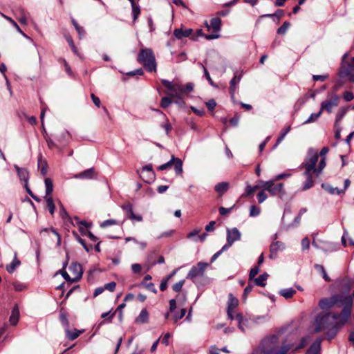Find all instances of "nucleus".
I'll list each match as a JSON object with an SVG mask.
<instances>
[{
	"label": "nucleus",
	"instance_id": "1",
	"mask_svg": "<svg viewBox=\"0 0 354 354\" xmlns=\"http://www.w3.org/2000/svg\"><path fill=\"white\" fill-rule=\"evenodd\" d=\"M350 317L349 306L347 308H343L340 314L330 313L318 314L313 324V331L315 333L324 331L326 338L330 340L346 323Z\"/></svg>",
	"mask_w": 354,
	"mask_h": 354
},
{
	"label": "nucleus",
	"instance_id": "2",
	"mask_svg": "<svg viewBox=\"0 0 354 354\" xmlns=\"http://www.w3.org/2000/svg\"><path fill=\"white\" fill-rule=\"evenodd\" d=\"M318 158L319 154L317 151L313 148H310L306 157L301 164V167L305 169L304 175L313 174L316 176H319L322 174L324 168L326 167V158H322L318 167H316Z\"/></svg>",
	"mask_w": 354,
	"mask_h": 354
},
{
	"label": "nucleus",
	"instance_id": "3",
	"mask_svg": "<svg viewBox=\"0 0 354 354\" xmlns=\"http://www.w3.org/2000/svg\"><path fill=\"white\" fill-rule=\"evenodd\" d=\"M353 299L350 296L344 295H333L329 298H323L319 301V307L322 310H328L333 307L337 306L347 308L349 306L350 313H351Z\"/></svg>",
	"mask_w": 354,
	"mask_h": 354
},
{
	"label": "nucleus",
	"instance_id": "4",
	"mask_svg": "<svg viewBox=\"0 0 354 354\" xmlns=\"http://www.w3.org/2000/svg\"><path fill=\"white\" fill-rule=\"evenodd\" d=\"M286 326L279 328L276 333L264 338L261 343V348L262 353L265 354H270L279 346L280 339L282 341L284 338L282 335L286 331Z\"/></svg>",
	"mask_w": 354,
	"mask_h": 354
},
{
	"label": "nucleus",
	"instance_id": "5",
	"mask_svg": "<svg viewBox=\"0 0 354 354\" xmlns=\"http://www.w3.org/2000/svg\"><path fill=\"white\" fill-rule=\"evenodd\" d=\"M137 61L142 64L147 71H156L157 64L151 48H142L138 55Z\"/></svg>",
	"mask_w": 354,
	"mask_h": 354
},
{
	"label": "nucleus",
	"instance_id": "6",
	"mask_svg": "<svg viewBox=\"0 0 354 354\" xmlns=\"http://www.w3.org/2000/svg\"><path fill=\"white\" fill-rule=\"evenodd\" d=\"M288 177L287 173L277 175L274 179L266 182V190L269 192L272 195L281 196L284 194V184L283 183H277V181Z\"/></svg>",
	"mask_w": 354,
	"mask_h": 354
},
{
	"label": "nucleus",
	"instance_id": "7",
	"mask_svg": "<svg viewBox=\"0 0 354 354\" xmlns=\"http://www.w3.org/2000/svg\"><path fill=\"white\" fill-rule=\"evenodd\" d=\"M162 84L171 92L180 91L185 95L192 92L194 89V84L192 82L187 83L185 85H180L177 84H172L171 82L167 80H161Z\"/></svg>",
	"mask_w": 354,
	"mask_h": 354
},
{
	"label": "nucleus",
	"instance_id": "8",
	"mask_svg": "<svg viewBox=\"0 0 354 354\" xmlns=\"http://www.w3.org/2000/svg\"><path fill=\"white\" fill-rule=\"evenodd\" d=\"M209 266V263L205 262H198L196 266H193L189 272L187 274V279L194 281L198 277H203L206 268Z\"/></svg>",
	"mask_w": 354,
	"mask_h": 354
},
{
	"label": "nucleus",
	"instance_id": "9",
	"mask_svg": "<svg viewBox=\"0 0 354 354\" xmlns=\"http://www.w3.org/2000/svg\"><path fill=\"white\" fill-rule=\"evenodd\" d=\"M171 166H174V169L176 175H181L183 173V161L179 158H176L174 155L171 156V160L158 167L160 171L167 169Z\"/></svg>",
	"mask_w": 354,
	"mask_h": 354
},
{
	"label": "nucleus",
	"instance_id": "10",
	"mask_svg": "<svg viewBox=\"0 0 354 354\" xmlns=\"http://www.w3.org/2000/svg\"><path fill=\"white\" fill-rule=\"evenodd\" d=\"M339 76L341 78H347L348 81L354 82V65L351 63L341 64Z\"/></svg>",
	"mask_w": 354,
	"mask_h": 354
},
{
	"label": "nucleus",
	"instance_id": "11",
	"mask_svg": "<svg viewBox=\"0 0 354 354\" xmlns=\"http://www.w3.org/2000/svg\"><path fill=\"white\" fill-rule=\"evenodd\" d=\"M339 100V97L337 95H335L333 97L323 101L321 104V111H326L328 113H331L333 109L338 106Z\"/></svg>",
	"mask_w": 354,
	"mask_h": 354
},
{
	"label": "nucleus",
	"instance_id": "12",
	"mask_svg": "<svg viewBox=\"0 0 354 354\" xmlns=\"http://www.w3.org/2000/svg\"><path fill=\"white\" fill-rule=\"evenodd\" d=\"M122 209L124 211L127 217L131 221H137L140 222L142 221V216L136 215L133 213V205L130 202H126L121 205Z\"/></svg>",
	"mask_w": 354,
	"mask_h": 354
},
{
	"label": "nucleus",
	"instance_id": "13",
	"mask_svg": "<svg viewBox=\"0 0 354 354\" xmlns=\"http://www.w3.org/2000/svg\"><path fill=\"white\" fill-rule=\"evenodd\" d=\"M69 270L72 273V274L74 275V277H73L72 281H73L74 282H77L82 279L83 274V270L82 265L80 263H78L77 262H73L69 266Z\"/></svg>",
	"mask_w": 354,
	"mask_h": 354
},
{
	"label": "nucleus",
	"instance_id": "14",
	"mask_svg": "<svg viewBox=\"0 0 354 354\" xmlns=\"http://www.w3.org/2000/svg\"><path fill=\"white\" fill-rule=\"evenodd\" d=\"M286 249V244L281 241L273 242L270 246L269 258L274 259L277 256V252Z\"/></svg>",
	"mask_w": 354,
	"mask_h": 354
},
{
	"label": "nucleus",
	"instance_id": "15",
	"mask_svg": "<svg viewBox=\"0 0 354 354\" xmlns=\"http://www.w3.org/2000/svg\"><path fill=\"white\" fill-rule=\"evenodd\" d=\"M142 171L148 173V176H143V181L150 184L154 180L156 175L154 171L153 170L152 165L151 164L143 167Z\"/></svg>",
	"mask_w": 354,
	"mask_h": 354
},
{
	"label": "nucleus",
	"instance_id": "16",
	"mask_svg": "<svg viewBox=\"0 0 354 354\" xmlns=\"http://www.w3.org/2000/svg\"><path fill=\"white\" fill-rule=\"evenodd\" d=\"M174 35L178 39H182L183 37H192L193 30L192 28L183 29V28H176L174 30Z\"/></svg>",
	"mask_w": 354,
	"mask_h": 354
},
{
	"label": "nucleus",
	"instance_id": "17",
	"mask_svg": "<svg viewBox=\"0 0 354 354\" xmlns=\"http://www.w3.org/2000/svg\"><path fill=\"white\" fill-rule=\"evenodd\" d=\"M76 178L93 179L97 178V174L94 168H89L75 176Z\"/></svg>",
	"mask_w": 354,
	"mask_h": 354
},
{
	"label": "nucleus",
	"instance_id": "18",
	"mask_svg": "<svg viewBox=\"0 0 354 354\" xmlns=\"http://www.w3.org/2000/svg\"><path fill=\"white\" fill-rule=\"evenodd\" d=\"M19 178L21 181H24L25 183H27L29 178V172L27 169L19 167L18 165H15L14 166Z\"/></svg>",
	"mask_w": 354,
	"mask_h": 354
},
{
	"label": "nucleus",
	"instance_id": "19",
	"mask_svg": "<svg viewBox=\"0 0 354 354\" xmlns=\"http://www.w3.org/2000/svg\"><path fill=\"white\" fill-rule=\"evenodd\" d=\"M322 338H318L314 342L310 348L307 350L306 354H320L321 352V342Z\"/></svg>",
	"mask_w": 354,
	"mask_h": 354
},
{
	"label": "nucleus",
	"instance_id": "20",
	"mask_svg": "<svg viewBox=\"0 0 354 354\" xmlns=\"http://www.w3.org/2000/svg\"><path fill=\"white\" fill-rule=\"evenodd\" d=\"M38 169L40 170V174L42 176L46 175L48 172V163L45 159H43L42 155L40 154L37 160Z\"/></svg>",
	"mask_w": 354,
	"mask_h": 354
},
{
	"label": "nucleus",
	"instance_id": "21",
	"mask_svg": "<svg viewBox=\"0 0 354 354\" xmlns=\"http://www.w3.org/2000/svg\"><path fill=\"white\" fill-rule=\"evenodd\" d=\"M241 232L236 227H234L231 230H227V239L232 240L233 243L236 241H239L241 239Z\"/></svg>",
	"mask_w": 354,
	"mask_h": 354
},
{
	"label": "nucleus",
	"instance_id": "22",
	"mask_svg": "<svg viewBox=\"0 0 354 354\" xmlns=\"http://www.w3.org/2000/svg\"><path fill=\"white\" fill-rule=\"evenodd\" d=\"M135 322L137 324H147L149 322V313L146 308H143L140 315L136 318Z\"/></svg>",
	"mask_w": 354,
	"mask_h": 354
},
{
	"label": "nucleus",
	"instance_id": "23",
	"mask_svg": "<svg viewBox=\"0 0 354 354\" xmlns=\"http://www.w3.org/2000/svg\"><path fill=\"white\" fill-rule=\"evenodd\" d=\"M242 77L241 74L235 73L234 77L231 80L230 82V93L232 95H234L236 91V85L238 84Z\"/></svg>",
	"mask_w": 354,
	"mask_h": 354
},
{
	"label": "nucleus",
	"instance_id": "24",
	"mask_svg": "<svg viewBox=\"0 0 354 354\" xmlns=\"http://www.w3.org/2000/svg\"><path fill=\"white\" fill-rule=\"evenodd\" d=\"M19 310L18 306H15L11 312V315L10 317L9 321L11 325L15 326L19 322Z\"/></svg>",
	"mask_w": 354,
	"mask_h": 354
},
{
	"label": "nucleus",
	"instance_id": "25",
	"mask_svg": "<svg viewBox=\"0 0 354 354\" xmlns=\"http://www.w3.org/2000/svg\"><path fill=\"white\" fill-rule=\"evenodd\" d=\"M348 109V107L342 106L338 109L335 122V128H337V126L339 125V123L341 122L342 120L346 114Z\"/></svg>",
	"mask_w": 354,
	"mask_h": 354
},
{
	"label": "nucleus",
	"instance_id": "26",
	"mask_svg": "<svg viewBox=\"0 0 354 354\" xmlns=\"http://www.w3.org/2000/svg\"><path fill=\"white\" fill-rule=\"evenodd\" d=\"M229 185L227 182H221L216 185L214 189L218 193L219 196H221L228 190Z\"/></svg>",
	"mask_w": 354,
	"mask_h": 354
},
{
	"label": "nucleus",
	"instance_id": "27",
	"mask_svg": "<svg viewBox=\"0 0 354 354\" xmlns=\"http://www.w3.org/2000/svg\"><path fill=\"white\" fill-rule=\"evenodd\" d=\"M116 314V311H114L113 313H111V310L106 313H104L101 315V317L104 319V320L102 321L97 326V329H99L106 321L108 322H111L113 317H115Z\"/></svg>",
	"mask_w": 354,
	"mask_h": 354
},
{
	"label": "nucleus",
	"instance_id": "28",
	"mask_svg": "<svg viewBox=\"0 0 354 354\" xmlns=\"http://www.w3.org/2000/svg\"><path fill=\"white\" fill-rule=\"evenodd\" d=\"M268 274L264 272L263 274L259 276L257 278H254L253 280L256 286L264 287L266 286L265 281L268 279Z\"/></svg>",
	"mask_w": 354,
	"mask_h": 354
},
{
	"label": "nucleus",
	"instance_id": "29",
	"mask_svg": "<svg viewBox=\"0 0 354 354\" xmlns=\"http://www.w3.org/2000/svg\"><path fill=\"white\" fill-rule=\"evenodd\" d=\"M44 137L49 149H53L56 148L60 153H62V148L57 145L48 135H44Z\"/></svg>",
	"mask_w": 354,
	"mask_h": 354
},
{
	"label": "nucleus",
	"instance_id": "30",
	"mask_svg": "<svg viewBox=\"0 0 354 354\" xmlns=\"http://www.w3.org/2000/svg\"><path fill=\"white\" fill-rule=\"evenodd\" d=\"M322 187L326 189L328 192H329L330 194H337L339 195L342 193L344 192V190H340L337 187H333L328 184H322Z\"/></svg>",
	"mask_w": 354,
	"mask_h": 354
},
{
	"label": "nucleus",
	"instance_id": "31",
	"mask_svg": "<svg viewBox=\"0 0 354 354\" xmlns=\"http://www.w3.org/2000/svg\"><path fill=\"white\" fill-rule=\"evenodd\" d=\"M210 26L215 32L221 30V19L219 17H214L210 21Z\"/></svg>",
	"mask_w": 354,
	"mask_h": 354
},
{
	"label": "nucleus",
	"instance_id": "32",
	"mask_svg": "<svg viewBox=\"0 0 354 354\" xmlns=\"http://www.w3.org/2000/svg\"><path fill=\"white\" fill-rule=\"evenodd\" d=\"M307 343L308 339L306 337H304L297 346H294L293 345L289 344V352L292 351L294 353L296 351L304 348L307 344Z\"/></svg>",
	"mask_w": 354,
	"mask_h": 354
},
{
	"label": "nucleus",
	"instance_id": "33",
	"mask_svg": "<svg viewBox=\"0 0 354 354\" xmlns=\"http://www.w3.org/2000/svg\"><path fill=\"white\" fill-rule=\"evenodd\" d=\"M46 186V197L50 195L53 191V180L50 178H46L44 180Z\"/></svg>",
	"mask_w": 354,
	"mask_h": 354
},
{
	"label": "nucleus",
	"instance_id": "34",
	"mask_svg": "<svg viewBox=\"0 0 354 354\" xmlns=\"http://www.w3.org/2000/svg\"><path fill=\"white\" fill-rule=\"evenodd\" d=\"M259 189V186L252 187L250 185H248L245 187V192L243 195L244 197H252L254 193Z\"/></svg>",
	"mask_w": 354,
	"mask_h": 354
},
{
	"label": "nucleus",
	"instance_id": "35",
	"mask_svg": "<svg viewBox=\"0 0 354 354\" xmlns=\"http://www.w3.org/2000/svg\"><path fill=\"white\" fill-rule=\"evenodd\" d=\"M21 263V261L17 259L16 255L15 256V259H13L12 262L6 266V270L9 273H12L15 270L16 268L19 266Z\"/></svg>",
	"mask_w": 354,
	"mask_h": 354
},
{
	"label": "nucleus",
	"instance_id": "36",
	"mask_svg": "<svg viewBox=\"0 0 354 354\" xmlns=\"http://www.w3.org/2000/svg\"><path fill=\"white\" fill-rule=\"evenodd\" d=\"M46 206L51 215H53L55 210V205L52 197H46Z\"/></svg>",
	"mask_w": 354,
	"mask_h": 354
},
{
	"label": "nucleus",
	"instance_id": "37",
	"mask_svg": "<svg viewBox=\"0 0 354 354\" xmlns=\"http://www.w3.org/2000/svg\"><path fill=\"white\" fill-rule=\"evenodd\" d=\"M229 297L230 299L228 301L227 309L233 310L238 306L239 301L236 298L234 297L232 294H230Z\"/></svg>",
	"mask_w": 354,
	"mask_h": 354
},
{
	"label": "nucleus",
	"instance_id": "38",
	"mask_svg": "<svg viewBox=\"0 0 354 354\" xmlns=\"http://www.w3.org/2000/svg\"><path fill=\"white\" fill-rule=\"evenodd\" d=\"M198 64L201 66L203 69V71H204V75L205 77V78L207 79V80L209 82V84L215 88L217 87V86L216 85V84L213 82V80H212L210 75H209V72L207 71V68L203 66V64L201 62H198Z\"/></svg>",
	"mask_w": 354,
	"mask_h": 354
},
{
	"label": "nucleus",
	"instance_id": "39",
	"mask_svg": "<svg viewBox=\"0 0 354 354\" xmlns=\"http://www.w3.org/2000/svg\"><path fill=\"white\" fill-rule=\"evenodd\" d=\"M132 8V15H133V22L135 23L136 20L138 19L139 15H140L141 10L139 5L136 4L133 6H131Z\"/></svg>",
	"mask_w": 354,
	"mask_h": 354
},
{
	"label": "nucleus",
	"instance_id": "40",
	"mask_svg": "<svg viewBox=\"0 0 354 354\" xmlns=\"http://www.w3.org/2000/svg\"><path fill=\"white\" fill-rule=\"evenodd\" d=\"M59 207H60L59 215H60L61 218L64 220L68 219V221H71V218L69 216V214H68V212H66V209L64 208V207L63 204L61 203V201H59Z\"/></svg>",
	"mask_w": 354,
	"mask_h": 354
},
{
	"label": "nucleus",
	"instance_id": "41",
	"mask_svg": "<svg viewBox=\"0 0 354 354\" xmlns=\"http://www.w3.org/2000/svg\"><path fill=\"white\" fill-rule=\"evenodd\" d=\"M234 319L237 322L238 327L239 328V329L241 330L242 331H244L245 328H243L242 323L244 321L248 322V319H245L241 313H237L235 315Z\"/></svg>",
	"mask_w": 354,
	"mask_h": 354
},
{
	"label": "nucleus",
	"instance_id": "42",
	"mask_svg": "<svg viewBox=\"0 0 354 354\" xmlns=\"http://www.w3.org/2000/svg\"><path fill=\"white\" fill-rule=\"evenodd\" d=\"M312 174H313L305 175L307 179L303 185V189H308L313 187L314 181L313 180Z\"/></svg>",
	"mask_w": 354,
	"mask_h": 354
},
{
	"label": "nucleus",
	"instance_id": "43",
	"mask_svg": "<svg viewBox=\"0 0 354 354\" xmlns=\"http://www.w3.org/2000/svg\"><path fill=\"white\" fill-rule=\"evenodd\" d=\"M286 13V11L284 10L278 9L277 11L274 13V21L277 24H279L280 19L283 17H284Z\"/></svg>",
	"mask_w": 354,
	"mask_h": 354
},
{
	"label": "nucleus",
	"instance_id": "44",
	"mask_svg": "<svg viewBox=\"0 0 354 354\" xmlns=\"http://www.w3.org/2000/svg\"><path fill=\"white\" fill-rule=\"evenodd\" d=\"M67 333V337L70 339V340H75V339H77L80 334V331L75 329L74 331H71V330H67L66 331Z\"/></svg>",
	"mask_w": 354,
	"mask_h": 354
},
{
	"label": "nucleus",
	"instance_id": "45",
	"mask_svg": "<svg viewBox=\"0 0 354 354\" xmlns=\"http://www.w3.org/2000/svg\"><path fill=\"white\" fill-rule=\"evenodd\" d=\"M119 224V222L115 220V219H108V220H106L104 221H103L101 224H100V227H102V228H104V227H109V226H111V225H118Z\"/></svg>",
	"mask_w": 354,
	"mask_h": 354
},
{
	"label": "nucleus",
	"instance_id": "46",
	"mask_svg": "<svg viewBox=\"0 0 354 354\" xmlns=\"http://www.w3.org/2000/svg\"><path fill=\"white\" fill-rule=\"evenodd\" d=\"M253 288V286L250 283V281H249V283L248 286L245 288L243 294V301L244 302L247 300V296L252 292Z\"/></svg>",
	"mask_w": 354,
	"mask_h": 354
},
{
	"label": "nucleus",
	"instance_id": "47",
	"mask_svg": "<svg viewBox=\"0 0 354 354\" xmlns=\"http://www.w3.org/2000/svg\"><path fill=\"white\" fill-rule=\"evenodd\" d=\"M185 282V279H182L179 281L178 282L176 283L172 286V290L176 292H179L181 291L183 286Z\"/></svg>",
	"mask_w": 354,
	"mask_h": 354
},
{
	"label": "nucleus",
	"instance_id": "48",
	"mask_svg": "<svg viewBox=\"0 0 354 354\" xmlns=\"http://www.w3.org/2000/svg\"><path fill=\"white\" fill-rule=\"evenodd\" d=\"M172 103V100L169 97H163L161 99L160 106L163 109L167 108Z\"/></svg>",
	"mask_w": 354,
	"mask_h": 354
},
{
	"label": "nucleus",
	"instance_id": "49",
	"mask_svg": "<svg viewBox=\"0 0 354 354\" xmlns=\"http://www.w3.org/2000/svg\"><path fill=\"white\" fill-rule=\"evenodd\" d=\"M321 110L317 113H312L310 117L305 121V123H311L316 121L322 114Z\"/></svg>",
	"mask_w": 354,
	"mask_h": 354
},
{
	"label": "nucleus",
	"instance_id": "50",
	"mask_svg": "<svg viewBox=\"0 0 354 354\" xmlns=\"http://www.w3.org/2000/svg\"><path fill=\"white\" fill-rule=\"evenodd\" d=\"M259 271L260 270L259 266H255L254 268H252L249 273V281H252L255 276L259 272Z\"/></svg>",
	"mask_w": 354,
	"mask_h": 354
},
{
	"label": "nucleus",
	"instance_id": "51",
	"mask_svg": "<svg viewBox=\"0 0 354 354\" xmlns=\"http://www.w3.org/2000/svg\"><path fill=\"white\" fill-rule=\"evenodd\" d=\"M187 312L185 308H182L180 313H176L174 316V322L176 323L179 319H181L184 317Z\"/></svg>",
	"mask_w": 354,
	"mask_h": 354
},
{
	"label": "nucleus",
	"instance_id": "52",
	"mask_svg": "<svg viewBox=\"0 0 354 354\" xmlns=\"http://www.w3.org/2000/svg\"><path fill=\"white\" fill-rule=\"evenodd\" d=\"M66 40L67 41L68 44L71 46V49L74 53L77 52V48L75 46V44L73 42V38L70 35H65Z\"/></svg>",
	"mask_w": 354,
	"mask_h": 354
},
{
	"label": "nucleus",
	"instance_id": "53",
	"mask_svg": "<svg viewBox=\"0 0 354 354\" xmlns=\"http://www.w3.org/2000/svg\"><path fill=\"white\" fill-rule=\"evenodd\" d=\"M234 205L233 206H232L230 208H225L224 207H220L218 208V212H219V214L221 215V216H225L227 215V214H229L232 209L234 207Z\"/></svg>",
	"mask_w": 354,
	"mask_h": 354
},
{
	"label": "nucleus",
	"instance_id": "54",
	"mask_svg": "<svg viewBox=\"0 0 354 354\" xmlns=\"http://www.w3.org/2000/svg\"><path fill=\"white\" fill-rule=\"evenodd\" d=\"M57 273H59L62 275L63 278L68 282H74L73 281H72L73 278H71L68 274L67 273V272L66 271L65 269H62V270H59L58 271Z\"/></svg>",
	"mask_w": 354,
	"mask_h": 354
},
{
	"label": "nucleus",
	"instance_id": "55",
	"mask_svg": "<svg viewBox=\"0 0 354 354\" xmlns=\"http://www.w3.org/2000/svg\"><path fill=\"white\" fill-rule=\"evenodd\" d=\"M24 188L26 189V192L36 201L37 202H39L41 201V199L37 197V196H35L32 192L31 191V189L29 188L28 185V183H25L24 184Z\"/></svg>",
	"mask_w": 354,
	"mask_h": 354
},
{
	"label": "nucleus",
	"instance_id": "56",
	"mask_svg": "<svg viewBox=\"0 0 354 354\" xmlns=\"http://www.w3.org/2000/svg\"><path fill=\"white\" fill-rule=\"evenodd\" d=\"M288 30V21L283 23L282 26L277 29L278 35H284Z\"/></svg>",
	"mask_w": 354,
	"mask_h": 354
},
{
	"label": "nucleus",
	"instance_id": "57",
	"mask_svg": "<svg viewBox=\"0 0 354 354\" xmlns=\"http://www.w3.org/2000/svg\"><path fill=\"white\" fill-rule=\"evenodd\" d=\"M287 133H288V127H285L283 129L282 133L277 138V143L275 144L274 147H276L285 138Z\"/></svg>",
	"mask_w": 354,
	"mask_h": 354
},
{
	"label": "nucleus",
	"instance_id": "58",
	"mask_svg": "<svg viewBox=\"0 0 354 354\" xmlns=\"http://www.w3.org/2000/svg\"><path fill=\"white\" fill-rule=\"evenodd\" d=\"M260 214V209L255 205H252L250 207V216H257Z\"/></svg>",
	"mask_w": 354,
	"mask_h": 354
},
{
	"label": "nucleus",
	"instance_id": "59",
	"mask_svg": "<svg viewBox=\"0 0 354 354\" xmlns=\"http://www.w3.org/2000/svg\"><path fill=\"white\" fill-rule=\"evenodd\" d=\"M268 196L267 194L265 193L264 191H261L258 193L257 194V200H258V203H262L263 201H266V199L267 198Z\"/></svg>",
	"mask_w": 354,
	"mask_h": 354
},
{
	"label": "nucleus",
	"instance_id": "60",
	"mask_svg": "<svg viewBox=\"0 0 354 354\" xmlns=\"http://www.w3.org/2000/svg\"><path fill=\"white\" fill-rule=\"evenodd\" d=\"M205 104H206L207 108L210 111H212L213 110H214V109L216 106V102L214 99H211V100H208Z\"/></svg>",
	"mask_w": 354,
	"mask_h": 354
},
{
	"label": "nucleus",
	"instance_id": "61",
	"mask_svg": "<svg viewBox=\"0 0 354 354\" xmlns=\"http://www.w3.org/2000/svg\"><path fill=\"white\" fill-rule=\"evenodd\" d=\"M343 97L346 101L349 102L354 99V95L351 91H345L343 93Z\"/></svg>",
	"mask_w": 354,
	"mask_h": 354
},
{
	"label": "nucleus",
	"instance_id": "62",
	"mask_svg": "<svg viewBox=\"0 0 354 354\" xmlns=\"http://www.w3.org/2000/svg\"><path fill=\"white\" fill-rule=\"evenodd\" d=\"M116 287V283L114 281H111L110 283H106L104 286V289L109 290L110 292H113Z\"/></svg>",
	"mask_w": 354,
	"mask_h": 354
},
{
	"label": "nucleus",
	"instance_id": "63",
	"mask_svg": "<svg viewBox=\"0 0 354 354\" xmlns=\"http://www.w3.org/2000/svg\"><path fill=\"white\" fill-rule=\"evenodd\" d=\"M59 319L63 325H64L66 326H68L69 322L67 319L66 313H62L59 315Z\"/></svg>",
	"mask_w": 354,
	"mask_h": 354
},
{
	"label": "nucleus",
	"instance_id": "64",
	"mask_svg": "<svg viewBox=\"0 0 354 354\" xmlns=\"http://www.w3.org/2000/svg\"><path fill=\"white\" fill-rule=\"evenodd\" d=\"M145 348L140 347L138 345L136 346L135 351L131 354H145Z\"/></svg>",
	"mask_w": 354,
	"mask_h": 354
}]
</instances>
